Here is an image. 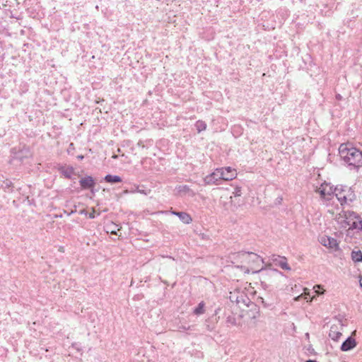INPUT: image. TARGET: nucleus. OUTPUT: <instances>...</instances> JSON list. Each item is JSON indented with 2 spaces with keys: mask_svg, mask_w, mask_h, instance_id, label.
I'll return each instance as SVG.
<instances>
[{
  "mask_svg": "<svg viewBox=\"0 0 362 362\" xmlns=\"http://www.w3.org/2000/svg\"><path fill=\"white\" fill-rule=\"evenodd\" d=\"M79 184L82 189H89L94 188L95 182L93 177L87 175L79 180Z\"/></svg>",
  "mask_w": 362,
  "mask_h": 362,
  "instance_id": "13",
  "label": "nucleus"
},
{
  "mask_svg": "<svg viewBox=\"0 0 362 362\" xmlns=\"http://www.w3.org/2000/svg\"><path fill=\"white\" fill-rule=\"evenodd\" d=\"M339 155L351 169H358L362 165V151L351 143L341 144L339 147Z\"/></svg>",
  "mask_w": 362,
  "mask_h": 362,
  "instance_id": "1",
  "label": "nucleus"
},
{
  "mask_svg": "<svg viewBox=\"0 0 362 362\" xmlns=\"http://www.w3.org/2000/svg\"><path fill=\"white\" fill-rule=\"evenodd\" d=\"M172 214L178 216L180 221L185 224H189L192 221V218L190 215L186 212L172 211Z\"/></svg>",
  "mask_w": 362,
  "mask_h": 362,
  "instance_id": "15",
  "label": "nucleus"
},
{
  "mask_svg": "<svg viewBox=\"0 0 362 362\" xmlns=\"http://www.w3.org/2000/svg\"><path fill=\"white\" fill-rule=\"evenodd\" d=\"M221 174L217 168L214 172L206 176L204 179L205 185H218V181L221 180Z\"/></svg>",
  "mask_w": 362,
  "mask_h": 362,
  "instance_id": "10",
  "label": "nucleus"
},
{
  "mask_svg": "<svg viewBox=\"0 0 362 362\" xmlns=\"http://www.w3.org/2000/svg\"><path fill=\"white\" fill-rule=\"evenodd\" d=\"M73 145H74V144H73V143H71V144H70V147H71V148H73Z\"/></svg>",
  "mask_w": 362,
  "mask_h": 362,
  "instance_id": "38",
  "label": "nucleus"
},
{
  "mask_svg": "<svg viewBox=\"0 0 362 362\" xmlns=\"http://www.w3.org/2000/svg\"><path fill=\"white\" fill-rule=\"evenodd\" d=\"M226 323L229 324V325H233V326H236L238 325L237 324L236 318L233 315H228L227 317V318H226Z\"/></svg>",
  "mask_w": 362,
  "mask_h": 362,
  "instance_id": "24",
  "label": "nucleus"
},
{
  "mask_svg": "<svg viewBox=\"0 0 362 362\" xmlns=\"http://www.w3.org/2000/svg\"><path fill=\"white\" fill-rule=\"evenodd\" d=\"M137 192L141 194H147L146 192H144V190L140 189H139V187L137 188Z\"/></svg>",
  "mask_w": 362,
  "mask_h": 362,
  "instance_id": "31",
  "label": "nucleus"
},
{
  "mask_svg": "<svg viewBox=\"0 0 362 362\" xmlns=\"http://www.w3.org/2000/svg\"><path fill=\"white\" fill-rule=\"evenodd\" d=\"M60 171H61L62 174L66 178L71 179V176H72V175L74 173V170L73 167H67V168L62 167L60 169Z\"/></svg>",
  "mask_w": 362,
  "mask_h": 362,
  "instance_id": "18",
  "label": "nucleus"
},
{
  "mask_svg": "<svg viewBox=\"0 0 362 362\" xmlns=\"http://www.w3.org/2000/svg\"><path fill=\"white\" fill-rule=\"evenodd\" d=\"M90 189V192H91L92 194H93V195H94V194H95V190L93 188H91V189Z\"/></svg>",
  "mask_w": 362,
  "mask_h": 362,
  "instance_id": "33",
  "label": "nucleus"
},
{
  "mask_svg": "<svg viewBox=\"0 0 362 362\" xmlns=\"http://www.w3.org/2000/svg\"><path fill=\"white\" fill-rule=\"evenodd\" d=\"M321 199L329 201L334 196V188L328 184H322L317 190Z\"/></svg>",
  "mask_w": 362,
  "mask_h": 362,
  "instance_id": "6",
  "label": "nucleus"
},
{
  "mask_svg": "<svg viewBox=\"0 0 362 362\" xmlns=\"http://www.w3.org/2000/svg\"><path fill=\"white\" fill-rule=\"evenodd\" d=\"M346 196L348 199L346 200V204L351 202L354 198V194L352 192H350V189L347 190Z\"/></svg>",
  "mask_w": 362,
  "mask_h": 362,
  "instance_id": "25",
  "label": "nucleus"
},
{
  "mask_svg": "<svg viewBox=\"0 0 362 362\" xmlns=\"http://www.w3.org/2000/svg\"><path fill=\"white\" fill-rule=\"evenodd\" d=\"M88 218H95V210H93V212H91L88 214Z\"/></svg>",
  "mask_w": 362,
  "mask_h": 362,
  "instance_id": "29",
  "label": "nucleus"
},
{
  "mask_svg": "<svg viewBox=\"0 0 362 362\" xmlns=\"http://www.w3.org/2000/svg\"><path fill=\"white\" fill-rule=\"evenodd\" d=\"M341 333L334 329L333 327H331L329 333V337L334 341H337L341 337Z\"/></svg>",
  "mask_w": 362,
  "mask_h": 362,
  "instance_id": "19",
  "label": "nucleus"
},
{
  "mask_svg": "<svg viewBox=\"0 0 362 362\" xmlns=\"http://www.w3.org/2000/svg\"><path fill=\"white\" fill-rule=\"evenodd\" d=\"M234 195L235 197H238L241 195V188L240 187H236L235 189V192H233Z\"/></svg>",
  "mask_w": 362,
  "mask_h": 362,
  "instance_id": "26",
  "label": "nucleus"
},
{
  "mask_svg": "<svg viewBox=\"0 0 362 362\" xmlns=\"http://www.w3.org/2000/svg\"><path fill=\"white\" fill-rule=\"evenodd\" d=\"M83 158H84V156H83V155H79V156H77V158H78V160H83Z\"/></svg>",
  "mask_w": 362,
  "mask_h": 362,
  "instance_id": "32",
  "label": "nucleus"
},
{
  "mask_svg": "<svg viewBox=\"0 0 362 362\" xmlns=\"http://www.w3.org/2000/svg\"><path fill=\"white\" fill-rule=\"evenodd\" d=\"M319 242L325 247L328 249L332 250L333 251H338L340 250L339 243L337 240L330 236L325 235H321L319 238Z\"/></svg>",
  "mask_w": 362,
  "mask_h": 362,
  "instance_id": "5",
  "label": "nucleus"
},
{
  "mask_svg": "<svg viewBox=\"0 0 362 362\" xmlns=\"http://www.w3.org/2000/svg\"><path fill=\"white\" fill-rule=\"evenodd\" d=\"M357 215L358 214L354 211H344L343 216L339 214L338 221L340 222L341 224H344L342 225L343 227H346V226H349V223H351V221H354V220L356 218Z\"/></svg>",
  "mask_w": 362,
  "mask_h": 362,
  "instance_id": "9",
  "label": "nucleus"
},
{
  "mask_svg": "<svg viewBox=\"0 0 362 362\" xmlns=\"http://www.w3.org/2000/svg\"><path fill=\"white\" fill-rule=\"evenodd\" d=\"M207 322H208V320H206L205 325L206 327V329L208 331H212L214 329V326H210L209 325L207 324Z\"/></svg>",
  "mask_w": 362,
  "mask_h": 362,
  "instance_id": "27",
  "label": "nucleus"
},
{
  "mask_svg": "<svg viewBox=\"0 0 362 362\" xmlns=\"http://www.w3.org/2000/svg\"><path fill=\"white\" fill-rule=\"evenodd\" d=\"M349 230H357L360 231L362 230V218L357 215L356 218L351 221V223H349Z\"/></svg>",
  "mask_w": 362,
  "mask_h": 362,
  "instance_id": "16",
  "label": "nucleus"
},
{
  "mask_svg": "<svg viewBox=\"0 0 362 362\" xmlns=\"http://www.w3.org/2000/svg\"><path fill=\"white\" fill-rule=\"evenodd\" d=\"M347 187L337 186L334 187V196L339 201L341 205L346 204V200L348 199L346 196Z\"/></svg>",
  "mask_w": 362,
  "mask_h": 362,
  "instance_id": "12",
  "label": "nucleus"
},
{
  "mask_svg": "<svg viewBox=\"0 0 362 362\" xmlns=\"http://www.w3.org/2000/svg\"><path fill=\"white\" fill-rule=\"evenodd\" d=\"M195 127L198 133H200L206 129V124L202 120H198L195 124Z\"/></svg>",
  "mask_w": 362,
  "mask_h": 362,
  "instance_id": "22",
  "label": "nucleus"
},
{
  "mask_svg": "<svg viewBox=\"0 0 362 362\" xmlns=\"http://www.w3.org/2000/svg\"><path fill=\"white\" fill-rule=\"evenodd\" d=\"M356 341L355 339L349 337L341 345V350L342 351H348L356 347Z\"/></svg>",
  "mask_w": 362,
  "mask_h": 362,
  "instance_id": "14",
  "label": "nucleus"
},
{
  "mask_svg": "<svg viewBox=\"0 0 362 362\" xmlns=\"http://www.w3.org/2000/svg\"><path fill=\"white\" fill-rule=\"evenodd\" d=\"M104 180L108 183H117L122 181V177L119 175H113L108 174L105 176Z\"/></svg>",
  "mask_w": 362,
  "mask_h": 362,
  "instance_id": "17",
  "label": "nucleus"
},
{
  "mask_svg": "<svg viewBox=\"0 0 362 362\" xmlns=\"http://www.w3.org/2000/svg\"><path fill=\"white\" fill-rule=\"evenodd\" d=\"M305 362H317L315 360L309 359L307 360Z\"/></svg>",
  "mask_w": 362,
  "mask_h": 362,
  "instance_id": "34",
  "label": "nucleus"
},
{
  "mask_svg": "<svg viewBox=\"0 0 362 362\" xmlns=\"http://www.w3.org/2000/svg\"><path fill=\"white\" fill-rule=\"evenodd\" d=\"M179 192H183V193H191L192 195H194V192L191 190L189 186L187 185H180L177 187Z\"/></svg>",
  "mask_w": 362,
  "mask_h": 362,
  "instance_id": "23",
  "label": "nucleus"
},
{
  "mask_svg": "<svg viewBox=\"0 0 362 362\" xmlns=\"http://www.w3.org/2000/svg\"><path fill=\"white\" fill-rule=\"evenodd\" d=\"M359 283H360V286L362 288V276L360 279Z\"/></svg>",
  "mask_w": 362,
  "mask_h": 362,
  "instance_id": "35",
  "label": "nucleus"
},
{
  "mask_svg": "<svg viewBox=\"0 0 362 362\" xmlns=\"http://www.w3.org/2000/svg\"><path fill=\"white\" fill-rule=\"evenodd\" d=\"M244 308H247V310H244L243 311L245 312V315L248 318L251 320H256L260 316L259 308L251 300L250 303H248V305H245Z\"/></svg>",
  "mask_w": 362,
  "mask_h": 362,
  "instance_id": "7",
  "label": "nucleus"
},
{
  "mask_svg": "<svg viewBox=\"0 0 362 362\" xmlns=\"http://www.w3.org/2000/svg\"><path fill=\"white\" fill-rule=\"evenodd\" d=\"M205 303L204 301L200 302L197 307L194 309L193 313L197 315H202L205 312Z\"/></svg>",
  "mask_w": 362,
  "mask_h": 362,
  "instance_id": "21",
  "label": "nucleus"
},
{
  "mask_svg": "<svg viewBox=\"0 0 362 362\" xmlns=\"http://www.w3.org/2000/svg\"><path fill=\"white\" fill-rule=\"evenodd\" d=\"M351 259L356 263L361 262H362V252L361 250H357V251L353 250L351 252Z\"/></svg>",
  "mask_w": 362,
  "mask_h": 362,
  "instance_id": "20",
  "label": "nucleus"
},
{
  "mask_svg": "<svg viewBox=\"0 0 362 362\" xmlns=\"http://www.w3.org/2000/svg\"><path fill=\"white\" fill-rule=\"evenodd\" d=\"M179 329H182V330H188V329H191V326L186 327L185 325H181L179 327Z\"/></svg>",
  "mask_w": 362,
  "mask_h": 362,
  "instance_id": "28",
  "label": "nucleus"
},
{
  "mask_svg": "<svg viewBox=\"0 0 362 362\" xmlns=\"http://www.w3.org/2000/svg\"><path fill=\"white\" fill-rule=\"evenodd\" d=\"M269 258L274 264L281 267L282 269L286 271H290L291 269L287 262V259L285 257L272 255Z\"/></svg>",
  "mask_w": 362,
  "mask_h": 362,
  "instance_id": "8",
  "label": "nucleus"
},
{
  "mask_svg": "<svg viewBox=\"0 0 362 362\" xmlns=\"http://www.w3.org/2000/svg\"><path fill=\"white\" fill-rule=\"evenodd\" d=\"M335 97L337 100H342V96L340 94H337Z\"/></svg>",
  "mask_w": 362,
  "mask_h": 362,
  "instance_id": "30",
  "label": "nucleus"
},
{
  "mask_svg": "<svg viewBox=\"0 0 362 362\" xmlns=\"http://www.w3.org/2000/svg\"><path fill=\"white\" fill-rule=\"evenodd\" d=\"M229 299L232 303H235L238 307L244 310V307L250 303V299L247 295L240 290H235L233 292H230Z\"/></svg>",
  "mask_w": 362,
  "mask_h": 362,
  "instance_id": "4",
  "label": "nucleus"
},
{
  "mask_svg": "<svg viewBox=\"0 0 362 362\" xmlns=\"http://www.w3.org/2000/svg\"><path fill=\"white\" fill-rule=\"evenodd\" d=\"M218 169L220 174H221V179L223 180H232L237 175L236 170L230 167Z\"/></svg>",
  "mask_w": 362,
  "mask_h": 362,
  "instance_id": "11",
  "label": "nucleus"
},
{
  "mask_svg": "<svg viewBox=\"0 0 362 362\" xmlns=\"http://www.w3.org/2000/svg\"><path fill=\"white\" fill-rule=\"evenodd\" d=\"M255 269V267L251 268L252 273H261L260 281L264 288L277 286L278 279L283 275L282 272L276 269H264L261 267L254 270Z\"/></svg>",
  "mask_w": 362,
  "mask_h": 362,
  "instance_id": "3",
  "label": "nucleus"
},
{
  "mask_svg": "<svg viewBox=\"0 0 362 362\" xmlns=\"http://www.w3.org/2000/svg\"><path fill=\"white\" fill-rule=\"evenodd\" d=\"M229 258L231 259L233 264L246 263L251 264V267L250 269L247 268L245 272L247 274L250 272H252V267L255 268L254 270L257 269L261 264L264 263L263 259L259 255L252 252L240 251L232 253L230 255Z\"/></svg>",
  "mask_w": 362,
  "mask_h": 362,
  "instance_id": "2",
  "label": "nucleus"
},
{
  "mask_svg": "<svg viewBox=\"0 0 362 362\" xmlns=\"http://www.w3.org/2000/svg\"><path fill=\"white\" fill-rule=\"evenodd\" d=\"M73 145H74V144H73V143H71V144H70V147H71V148H73Z\"/></svg>",
  "mask_w": 362,
  "mask_h": 362,
  "instance_id": "37",
  "label": "nucleus"
},
{
  "mask_svg": "<svg viewBox=\"0 0 362 362\" xmlns=\"http://www.w3.org/2000/svg\"><path fill=\"white\" fill-rule=\"evenodd\" d=\"M80 214H86L85 210H82V211H80Z\"/></svg>",
  "mask_w": 362,
  "mask_h": 362,
  "instance_id": "36",
  "label": "nucleus"
}]
</instances>
